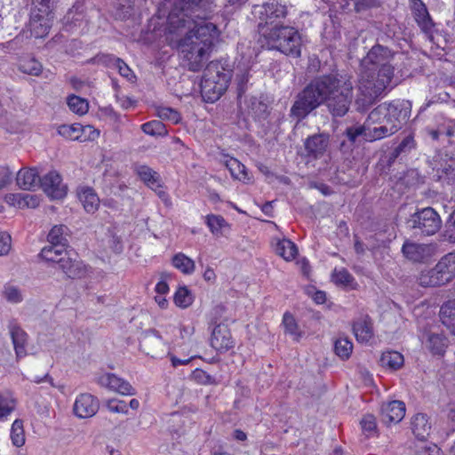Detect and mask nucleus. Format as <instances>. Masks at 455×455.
<instances>
[{
    "label": "nucleus",
    "instance_id": "obj_43",
    "mask_svg": "<svg viewBox=\"0 0 455 455\" xmlns=\"http://www.w3.org/2000/svg\"><path fill=\"white\" fill-rule=\"evenodd\" d=\"M194 300L191 291L187 287H180L174 295L175 304L182 308L189 307Z\"/></svg>",
    "mask_w": 455,
    "mask_h": 455
},
{
    "label": "nucleus",
    "instance_id": "obj_19",
    "mask_svg": "<svg viewBox=\"0 0 455 455\" xmlns=\"http://www.w3.org/2000/svg\"><path fill=\"white\" fill-rule=\"evenodd\" d=\"M98 383L110 390L117 392L123 395H132L135 394L134 388L126 380L117 377L114 373H105L99 377Z\"/></svg>",
    "mask_w": 455,
    "mask_h": 455
},
{
    "label": "nucleus",
    "instance_id": "obj_27",
    "mask_svg": "<svg viewBox=\"0 0 455 455\" xmlns=\"http://www.w3.org/2000/svg\"><path fill=\"white\" fill-rule=\"evenodd\" d=\"M78 197L88 213H94L99 209L100 198L92 188H83L79 192Z\"/></svg>",
    "mask_w": 455,
    "mask_h": 455
},
{
    "label": "nucleus",
    "instance_id": "obj_59",
    "mask_svg": "<svg viewBox=\"0 0 455 455\" xmlns=\"http://www.w3.org/2000/svg\"><path fill=\"white\" fill-rule=\"evenodd\" d=\"M114 68L118 70L119 74L122 76L126 77L129 80H131L132 77H133L132 71L122 59L119 58L117 59V60H116V65Z\"/></svg>",
    "mask_w": 455,
    "mask_h": 455
},
{
    "label": "nucleus",
    "instance_id": "obj_25",
    "mask_svg": "<svg viewBox=\"0 0 455 455\" xmlns=\"http://www.w3.org/2000/svg\"><path fill=\"white\" fill-rule=\"evenodd\" d=\"M8 328L12 339L16 355L17 357H20L25 355L28 335L16 323L12 322Z\"/></svg>",
    "mask_w": 455,
    "mask_h": 455
},
{
    "label": "nucleus",
    "instance_id": "obj_49",
    "mask_svg": "<svg viewBox=\"0 0 455 455\" xmlns=\"http://www.w3.org/2000/svg\"><path fill=\"white\" fill-rule=\"evenodd\" d=\"M443 239L451 243H455V210L450 214L443 233Z\"/></svg>",
    "mask_w": 455,
    "mask_h": 455
},
{
    "label": "nucleus",
    "instance_id": "obj_30",
    "mask_svg": "<svg viewBox=\"0 0 455 455\" xmlns=\"http://www.w3.org/2000/svg\"><path fill=\"white\" fill-rule=\"evenodd\" d=\"M442 323L455 335V300H449L440 310Z\"/></svg>",
    "mask_w": 455,
    "mask_h": 455
},
{
    "label": "nucleus",
    "instance_id": "obj_22",
    "mask_svg": "<svg viewBox=\"0 0 455 455\" xmlns=\"http://www.w3.org/2000/svg\"><path fill=\"white\" fill-rule=\"evenodd\" d=\"M411 427L417 439L424 442L430 435L432 425L427 414L417 413L411 419Z\"/></svg>",
    "mask_w": 455,
    "mask_h": 455
},
{
    "label": "nucleus",
    "instance_id": "obj_50",
    "mask_svg": "<svg viewBox=\"0 0 455 455\" xmlns=\"http://www.w3.org/2000/svg\"><path fill=\"white\" fill-rule=\"evenodd\" d=\"M20 69L30 76H39L42 72V65L36 60L30 59L20 64Z\"/></svg>",
    "mask_w": 455,
    "mask_h": 455
},
{
    "label": "nucleus",
    "instance_id": "obj_33",
    "mask_svg": "<svg viewBox=\"0 0 455 455\" xmlns=\"http://www.w3.org/2000/svg\"><path fill=\"white\" fill-rule=\"evenodd\" d=\"M226 167L230 172L231 176L235 179L246 182L250 180L248 177L246 167L241 164L237 159L230 157L226 161Z\"/></svg>",
    "mask_w": 455,
    "mask_h": 455
},
{
    "label": "nucleus",
    "instance_id": "obj_6",
    "mask_svg": "<svg viewBox=\"0 0 455 455\" xmlns=\"http://www.w3.org/2000/svg\"><path fill=\"white\" fill-rule=\"evenodd\" d=\"M229 75L219 62L212 61L204 69L201 80V94L206 102H214L226 92Z\"/></svg>",
    "mask_w": 455,
    "mask_h": 455
},
{
    "label": "nucleus",
    "instance_id": "obj_47",
    "mask_svg": "<svg viewBox=\"0 0 455 455\" xmlns=\"http://www.w3.org/2000/svg\"><path fill=\"white\" fill-rule=\"evenodd\" d=\"M206 224L213 235H220L222 234V228L227 225V222L223 217L212 214L206 217Z\"/></svg>",
    "mask_w": 455,
    "mask_h": 455
},
{
    "label": "nucleus",
    "instance_id": "obj_31",
    "mask_svg": "<svg viewBox=\"0 0 455 455\" xmlns=\"http://www.w3.org/2000/svg\"><path fill=\"white\" fill-rule=\"evenodd\" d=\"M172 262L174 267L185 275H191L196 268L195 261L181 252L175 254L172 257Z\"/></svg>",
    "mask_w": 455,
    "mask_h": 455
},
{
    "label": "nucleus",
    "instance_id": "obj_28",
    "mask_svg": "<svg viewBox=\"0 0 455 455\" xmlns=\"http://www.w3.org/2000/svg\"><path fill=\"white\" fill-rule=\"evenodd\" d=\"M436 266L447 283L451 282L455 277V251L442 257Z\"/></svg>",
    "mask_w": 455,
    "mask_h": 455
},
{
    "label": "nucleus",
    "instance_id": "obj_26",
    "mask_svg": "<svg viewBox=\"0 0 455 455\" xmlns=\"http://www.w3.org/2000/svg\"><path fill=\"white\" fill-rule=\"evenodd\" d=\"M419 283L423 287L440 286L447 283V278H444L441 271L437 270V266L429 270L422 271L419 276Z\"/></svg>",
    "mask_w": 455,
    "mask_h": 455
},
{
    "label": "nucleus",
    "instance_id": "obj_15",
    "mask_svg": "<svg viewBox=\"0 0 455 455\" xmlns=\"http://www.w3.org/2000/svg\"><path fill=\"white\" fill-rule=\"evenodd\" d=\"M403 255L413 262H424L430 259L434 253L432 244L419 243L406 240L402 247Z\"/></svg>",
    "mask_w": 455,
    "mask_h": 455
},
{
    "label": "nucleus",
    "instance_id": "obj_37",
    "mask_svg": "<svg viewBox=\"0 0 455 455\" xmlns=\"http://www.w3.org/2000/svg\"><path fill=\"white\" fill-rule=\"evenodd\" d=\"M379 126H375L373 128L367 127V132L365 134V140L367 141H375L387 137H389L393 134V127H387L382 124H378Z\"/></svg>",
    "mask_w": 455,
    "mask_h": 455
},
{
    "label": "nucleus",
    "instance_id": "obj_48",
    "mask_svg": "<svg viewBox=\"0 0 455 455\" xmlns=\"http://www.w3.org/2000/svg\"><path fill=\"white\" fill-rule=\"evenodd\" d=\"M156 111L161 119L168 120L172 124H178L181 119L180 114L176 109L169 107H159Z\"/></svg>",
    "mask_w": 455,
    "mask_h": 455
},
{
    "label": "nucleus",
    "instance_id": "obj_55",
    "mask_svg": "<svg viewBox=\"0 0 455 455\" xmlns=\"http://www.w3.org/2000/svg\"><path fill=\"white\" fill-rule=\"evenodd\" d=\"M283 324L287 332L291 335L297 334V323L294 317L290 313H285L283 315Z\"/></svg>",
    "mask_w": 455,
    "mask_h": 455
},
{
    "label": "nucleus",
    "instance_id": "obj_21",
    "mask_svg": "<svg viewBox=\"0 0 455 455\" xmlns=\"http://www.w3.org/2000/svg\"><path fill=\"white\" fill-rule=\"evenodd\" d=\"M405 415V404L401 401H392L381 407V420L386 425L399 423Z\"/></svg>",
    "mask_w": 455,
    "mask_h": 455
},
{
    "label": "nucleus",
    "instance_id": "obj_51",
    "mask_svg": "<svg viewBox=\"0 0 455 455\" xmlns=\"http://www.w3.org/2000/svg\"><path fill=\"white\" fill-rule=\"evenodd\" d=\"M81 130L82 128L78 126L64 124L59 127V133L68 140H79V132Z\"/></svg>",
    "mask_w": 455,
    "mask_h": 455
},
{
    "label": "nucleus",
    "instance_id": "obj_34",
    "mask_svg": "<svg viewBox=\"0 0 455 455\" xmlns=\"http://www.w3.org/2000/svg\"><path fill=\"white\" fill-rule=\"evenodd\" d=\"M275 251L276 254L285 260L293 259L298 252L296 245L289 239L278 241L275 244Z\"/></svg>",
    "mask_w": 455,
    "mask_h": 455
},
{
    "label": "nucleus",
    "instance_id": "obj_1",
    "mask_svg": "<svg viewBox=\"0 0 455 455\" xmlns=\"http://www.w3.org/2000/svg\"><path fill=\"white\" fill-rule=\"evenodd\" d=\"M213 11V0H175L167 17L170 34L188 29L179 49L184 66L191 71H199L204 66L219 36L217 26L205 21Z\"/></svg>",
    "mask_w": 455,
    "mask_h": 455
},
{
    "label": "nucleus",
    "instance_id": "obj_20",
    "mask_svg": "<svg viewBox=\"0 0 455 455\" xmlns=\"http://www.w3.org/2000/svg\"><path fill=\"white\" fill-rule=\"evenodd\" d=\"M57 265L68 278H82L87 273L85 265L76 258H71L68 251L64 257L60 258Z\"/></svg>",
    "mask_w": 455,
    "mask_h": 455
},
{
    "label": "nucleus",
    "instance_id": "obj_54",
    "mask_svg": "<svg viewBox=\"0 0 455 455\" xmlns=\"http://www.w3.org/2000/svg\"><path fill=\"white\" fill-rule=\"evenodd\" d=\"M361 426L363 431L369 435L374 433L377 428L375 417L371 414L365 415L361 420Z\"/></svg>",
    "mask_w": 455,
    "mask_h": 455
},
{
    "label": "nucleus",
    "instance_id": "obj_36",
    "mask_svg": "<svg viewBox=\"0 0 455 455\" xmlns=\"http://www.w3.org/2000/svg\"><path fill=\"white\" fill-rule=\"evenodd\" d=\"M10 199H12V204L19 208H36L40 203L38 196L29 194L12 195Z\"/></svg>",
    "mask_w": 455,
    "mask_h": 455
},
{
    "label": "nucleus",
    "instance_id": "obj_32",
    "mask_svg": "<svg viewBox=\"0 0 455 455\" xmlns=\"http://www.w3.org/2000/svg\"><path fill=\"white\" fill-rule=\"evenodd\" d=\"M379 362L382 367L397 370L403 364V356L399 352L387 351L382 354Z\"/></svg>",
    "mask_w": 455,
    "mask_h": 455
},
{
    "label": "nucleus",
    "instance_id": "obj_57",
    "mask_svg": "<svg viewBox=\"0 0 455 455\" xmlns=\"http://www.w3.org/2000/svg\"><path fill=\"white\" fill-rule=\"evenodd\" d=\"M108 409L116 413H127V405L124 401L119 400H109L107 403Z\"/></svg>",
    "mask_w": 455,
    "mask_h": 455
},
{
    "label": "nucleus",
    "instance_id": "obj_56",
    "mask_svg": "<svg viewBox=\"0 0 455 455\" xmlns=\"http://www.w3.org/2000/svg\"><path fill=\"white\" fill-rule=\"evenodd\" d=\"M416 455H439V448L434 443H422L417 447Z\"/></svg>",
    "mask_w": 455,
    "mask_h": 455
},
{
    "label": "nucleus",
    "instance_id": "obj_18",
    "mask_svg": "<svg viewBox=\"0 0 455 455\" xmlns=\"http://www.w3.org/2000/svg\"><path fill=\"white\" fill-rule=\"evenodd\" d=\"M211 346L220 353L227 352L234 347V340L227 325L218 324L214 327L211 337Z\"/></svg>",
    "mask_w": 455,
    "mask_h": 455
},
{
    "label": "nucleus",
    "instance_id": "obj_14",
    "mask_svg": "<svg viewBox=\"0 0 455 455\" xmlns=\"http://www.w3.org/2000/svg\"><path fill=\"white\" fill-rule=\"evenodd\" d=\"M330 136L328 133H316L309 136L304 142L306 156L310 159L321 158L328 149Z\"/></svg>",
    "mask_w": 455,
    "mask_h": 455
},
{
    "label": "nucleus",
    "instance_id": "obj_41",
    "mask_svg": "<svg viewBox=\"0 0 455 455\" xmlns=\"http://www.w3.org/2000/svg\"><path fill=\"white\" fill-rule=\"evenodd\" d=\"M11 439L16 447H21L25 443V433L23 427V421L21 419H15L11 428Z\"/></svg>",
    "mask_w": 455,
    "mask_h": 455
},
{
    "label": "nucleus",
    "instance_id": "obj_58",
    "mask_svg": "<svg viewBox=\"0 0 455 455\" xmlns=\"http://www.w3.org/2000/svg\"><path fill=\"white\" fill-rule=\"evenodd\" d=\"M12 248V237L7 233L0 234V256L6 255Z\"/></svg>",
    "mask_w": 455,
    "mask_h": 455
},
{
    "label": "nucleus",
    "instance_id": "obj_63",
    "mask_svg": "<svg viewBox=\"0 0 455 455\" xmlns=\"http://www.w3.org/2000/svg\"><path fill=\"white\" fill-rule=\"evenodd\" d=\"M98 62H100L107 67L114 68L116 65V60H117L118 58L115 57L111 54H102L100 56L97 57Z\"/></svg>",
    "mask_w": 455,
    "mask_h": 455
},
{
    "label": "nucleus",
    "instance_id": "obj_10",
    "mask_svg": "<svg viewBox=\"0 0 455 455\" xmlns=\"http://www.w3.org/2000/svg\"><path fill=\"white\" fill-rule=\"evenodd\" d=\"M52 12H42L34 9L29 20L30 32L36 38H43L49 34L52 26Z\"/></svg>",
    "mask_w": 455,
    "mask_h": 455
},
{
    "label": "nucleus",
    "instance_id": "obj_11",
    "mask_svg": "<svg viewBox=\"0 0 455 455\" xmlns=\"http://www.w3.org/2000/svg\"><path fill=\"white\" fill-rule=\"evenodd\" d=\"M39 186L52 199H61L67 194V187L62 184L60 175L55 171L48 172L40 179Z\"/></svg>",
    "mask_w": 455,
    "mask_h": 455
},
{
    "label": "nucleus",
    "instance_id": "obj_29",
    "mask_svg": "<svg viewBox=\"0 0 455 455\" xmlns=\"http://www.w3.org/2000/svg\"><path fill=\"white\" fill-rule=\"evenodd\" d=\"M66 253V245L50 243L42 249L40 256L45 261L57 264L60 258L64 257Z\"/></svg>",
    "mask_w": 455,
    "mask_h": 455
},
{
    "label": "nucleus",
    "instance_id": "obj_7",
    "mask_svg": "<svg viewBox=\"0 0 455 455\" xmlns=\"http://www.w3.org/2000/svg\"><path fill=\"white\" fill-rule=\"evenodd\" d=\"M394 53L380 44L374 45L361 61L362 68L376 69L380 71V76L377 88H381L387 83L389 75H394V67L391 61Z\"/></svg>",
    "mask_w": 455,
    "mask_h": 455
},
{
    "label": "nucleus",
    "instance_id": "obj_39",
    "mask_svg": "<svg viewBox=\"0 0 455 455\" xmlns=\"http://www.w3.org/2000/svg\"><path fill=\"white\" fill-rule=\"evenodd\" d=\"M2 295L6 301L12 304H18L23 300V295L20 289L11 283L4 284Z\"/></svg>",
    "mask_w": 455,
    "mask_h": 455
},
{
    "label": "nucleus",
    "instance_id": "obj_35",
    "mask_svg": "<svg viewBox=\"0 0 455 455\" xmlns=\"http://www.w3.org/2000/svg\"><path fill=\"white\" fill-rule=\"evenodd\" d=\"M426 347L433 354L441 355L444 352L446 339L442 334L428 333L427 335Z\"/></svg>",
    "mask_w": 455,
    "mask_h": 455
},
{
    "label": "nucleus",
    "instance_id": "obj_24",
    "mask_svg": "<svg viewBox=\"0 0 455 455\" xmlns=\"http://www.w3.org/2000/svg\"><path fill=\"white\" fill-rule=\"evenodd\" d=\"M17 185L23 190H33L40 185L36 169L20 170L16 177Z\"/></svg>",
    "mask_w": 455,
    "mask_h": 455
},
{
    "label": "nucleus",
    "instance_id": "obj_53",
    "mask_svg": "<svg viewBox=\"0 0 455 455\" xmlns=\"http://www.w3.org/2000/svg\"><path fill=\"white\" fill-rule=\"evenodd\" d=\"M332 279L333 281L336 283H340V284H349L352 280H353V277L352 275L348 273L347 270L346 269H340V270H335L333 275H332Z\"/></svg>",
    "mask_w": 455,
    "mask_h": 455
},
{
    "label": "nucleus",
    "instance_id": "obj_64",
    "mask_svg": "<svg viewBox=\"0 0 455 455\" xmlns=\"http://www.w3.org/2000/svg\"><path fill=\"white\" fill-rule=\"evenodd\" d=\"M84 133H88V139L91 140H94L99 138L100 132L99 130L94 129L91 125H87L82 128Z\"/></svg>",
    "mask_w": 455,
    "mask_h": 455
},
{
    "label": "nucleus",
    "instance_id": "obj_38",
    "mask_svg": "<svg viewBox=\"0 0 455 455\" xmlns=\"http://www.w3.org/2000/svg\"><path fill=\"white\" fill-rule=\"evenodd\" d=\"M415 148L414 138L411 135L406 136L401 143L390 153L388 157L389 164L395 161V159L403 153H408Z\"/></svg>",
    "mask_w": 455,
    "mask_h": 455
},
{
    "label": "nucleus",
    "instance_id": "obj_16",
    "mask_svg": "<svg viewBox=\"0 0 455 455\" xmlns=\"http://www.w3.org/2000/svg\"><path fill=\"white\" fill-rule=\"evenodd\" d=\"M100 408L99 400L91 394L79 395L73 406L74 414L80 419L94 416Z\"/></svg>",
    "mask_w": 455,
    "mask_h": 455
},
{
    "label": "nucleus",
    "instance_id": "obj_45",
    "mask_svg": "<svg viewBox=\"0 0 455 455\" xmlns=\"http://www.w3.org/2000/svg\"><path fill=\"white\" fill-rule=\"evenodd\" d=\"M68 228L64 225L54 226L48 234L49 243L67 244V238L64 234Z\"/></svg>",
    "mask_w": 455,
    "mask_h": 455
},
{
    "label": "nucleus",
    "instance_id": "obj_12",
    "mask_svg": "<svg viewBox=\"0 0 455 455\" xmlns=\"http://www.w3.org/2000/svg\"><path fill=\"white\" fill-rule=\"evenodd\" d=\"M135 172L147 187L154 190L163 200H167L168 195L163 190L160 174L148 165H137Z\"/></svg>",
    "mask_w": 455,
    "mask_h": 455
},
{
    "label": "nucleus",
    "instance_id": "obj_3",
    "mask_svg": "<svg viewBox=\"0 0 455 455\" xmlns=\"http://www.w3.org/2000/svg\"><path fill=\"white\" fill-rule=\"evenodd\" d=\"M263 44L268 49L298 58L301 53V36L297 29L283 24H275L272 28L262 27Z\"/></svg>",
    "mask_w": 455,
    "mask_h": 455
},
{
    "label": "nucleus",
    "instance_id": "obj_23",
    "mask_svg": "<svg viewBox=\"0 0 455 455\" xmlns=\"http://www.w3.org/2000/svg\"><path fill=\"white\" fill-rule=\"evenodd\" d=\"M353 331L357 341L367 343L373 337V327L371 319L364 315L356 320L353 324Z\"/></svg>",
    "mask_w": 455,
    "mask_h": 455
},
{
    "label": "nucleus",
    "instance_id": "obj_13",
    "mask_svg": "<svg viewBox=\"0 0 455 455\" xmlns=\"http://www.w3.org/2000/svg\"><path fill=\"white\" fill-rule=\"evenodd\" d=\"M140 347L147 355L156 358L164 353L162 337L156 330H148L140 338Z\"/></svg>",
    "mask_w": 455,
    "mask_h": 455
},
{
    "label": "nucleus",
    "instance_id": "obj_9",
    "mask_svg": "<svg viewBox=\"0 0 455 455\" xmlns=\"http://www.w3.org/2000/svg\"><path fill=\"white\" fill-rule=\"evenodd\" d=\"M252 14L259 20L258 30L260 36L262 35V27L272 28L275 24H282L281 20L287 15V7L276 0H272L254 5Z\"/></svg>",
    "mask_w": 455,
    "mask_h": 455
},
{
    "label": "nucleus",
    "instance_id": "obj_40",
    "mask_svg": "<svg viewBox=\"0 0 455 455\" xmlns=\"http://www.w3.org/2000/svg\"><path fill=\"white\" fill-rule=\"evenodd\" d=\"M16 401L10 393L0 394V419L6 418L15 409Z\"/></svg>",
    "mask_w": 455,
    "mask_h": 455
},
{
    "label": "nucleus",
    "instance_id": "obj_46",
    "mask_svg": "<svg viewBox=\"0 0 455 455\" xmlns=\"http://www.w3.org/2000/svg\"><path fill=\"white\" fill-rule=\"evenodd\" d=\"M141 130L151 136H161L166 133L164 124L158 120H153L141 125Z\"/></svg>",
    "mask_w": 455,
    "mask_h": 455
},
{
    "label": "nucleus",
    "instance_id": "obj_17",
    "mask_svg": "<svg viewBox=\"0 0 455 455\" xmlns=\"http://www.w3.org/2000/svg\"><path fill=\"white\" fill-rule=\"evenodd\" d=\"M410 8L420 29L428 37H432L435 23L428 13L426 4L421 0H411Z\"/></svg>",
    "mask_w": 455,
    "mask_h": 455
},
{
    "label": "nucleus",
    "instance_id": "obj_2",
    "mask_svg": "<svg viewBox=\"0 0 455 455\" xmlns=\"http://www.w3.org/2000/svg\"><path fill=\"white\" fill-rule=\"evenodd\" d=\"M353 96V84L337 75H323L311 80L295 97L290 116L297 123L305 119L313 110L325 103L334 117H342L349 110Z\"/></svg>",
    "mask_w": 455,
    "mask_h": 455
},
{
    "label": "nucleus",
    "instance_id": "obj_44",
    "mask_svg": "<svg viewBox=\"0 0 455 455\" xmlns=\"http://www.w3.org/2000/svg\"><path fill=\"white\" fill-rule=\"evenodd\" d=\"M68 105L71 111L78 115H84L89 109L87 100L76 95L68 98Z\"/></svg>",
    "mask_w": 455,
    "mask_h": 455
},
{
    "label": "nucleus",
    "instance_id": "obj_42",
    "mask_svg": "<svg viewBox=\"0 0 455 455\" xmlns=\"http://www.w3.org/2000/svg\"><path fill=\"white\" fill-rule=\"evenodd\" d=\"M353 350V344L347 338H339L334 343L335 354L341 359H348Z\"/></svg>",
    "mask_w": 455,
    "mask_h": 455
},
{
    "label": "nucleus",
    "instance_id": "obj_61",
    "mask_svg": "<svg viewBox=\"0 0 455 455\" xmlns=\"http://www.w3.org/2000/svg\"><path fill=\"white\" fill-rule=\"evenodd\" d=\"M35 9L39 12H52L53 0H33Z\"/></svg>",
    "mask_w": 455,
    "mask_h": 455
},
{
    "label": "nucleus",
    "instance_id": "obj_5",
    "mask_svg": "<svg viewBox=\"0 0 455 455\" xmlns=\"http://www.w3.org/2000/svg\"><path fill=\"white\" fill-rule=\"evenodd\" d=\"M411 112L410 104L405 101H393L382 103L375 108L368 116V120L372 124H382L387 127H393V132L396 133L402 129Z\"/></svg>",
    "mask_w": 455,
    "mask_h": 455
},
{
    "label": "nucleus",
    "instance_id": "obj_60",
    "mask_svg": "<svg viewBox=\"0 0 455 455\" xmlns=\"http://www.w3.org/2000/svg\"><path fill=\"white\" fill-rule=\"evenodd\" d=\"M194 377L198 382L204 385L216 383L214 379L203 370L196 369L194 371Z\"/></svg>",
    "mask_w": 455,
    "mask_h": 455
},
{
    "label": "nucleus",
    "instance_id": "obj_8",
    "mask_svg": "<svg viewBox=\"0 0 455 455\" xmlns=\"http://www.w3.org/2000/svg\"><path fill=\"white\" fill-rule=\"evenodd\" d=\"M406 224L416 235H433L441 228L442 220L432 207H426L411 214Z\"/></svg>",
    "mask_w": 455,
    "mask_h": 455
},
{
    "label": "nucleus",
    "instance_id": "obj_52",
    "mask_svg": "<svg viewBox=\"0 0 455 455\" xmlns=\"http://www.w3.org/2000/svg\"><path fill=\"white\" fill-rule=\"evenodd\" d=\"M366 132L367 127L364 125L347 127L345 131L346 136L352 143H355L359 136H363L365 140Z\"/></svg>",
    "mask_w": 455,
    "mask_h": 455
},
{
    "label": "nucleus",
    "instance_id": "obj_62",
    "mask_svg": "<svg viewBox=\"0 0 455 455\" xmlns=\"http://www.w3.org/2000/svg\"><path fill=\"white\" fill-rule=\"evenodd\" d=\"M377 0H356L355 3V8L356 12H362L368 8L376 6Z\"/></svg>",
    "mask_w": 455,
    "mask_h": 455
},
{
    "label": "nucleus",
    "instance_id": "obj_4",
    "mask_svg": "<svg viewBox=\"0 0 455 455\" xmlns=\"http://www.w3.org/2000/svg\"><path fill=\"white\" fill-rule=\"evenodd\" d=\"M394 75H389L387 83L381 88H377L380 78V71L376 69L362 68L358 78V94L355 100L356 109L366 111L375 103L377 99L390 84Z\"/></svg>",
    "mask_w": 455,
    "mask_h": 455
}]
</instances>
